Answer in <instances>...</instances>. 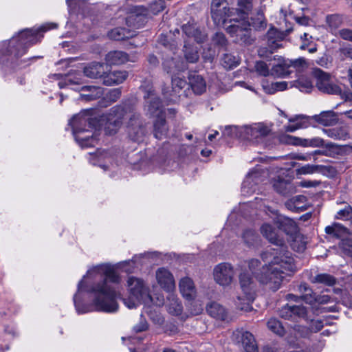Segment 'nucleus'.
I'll return each instance as SVG.
<instances>
[{
    "instance_id": "obj_1",
    "label": "nucleus",
    "mask_w": 352,
    "mask_h": 352,
    "mask_svg": "<svg viewBox=\"0 0 352 352\" xmlns=\"http://www.w3.org/2000/svg\"><path fill=\"white\" fill-rule=\"evenodd\" d=\"M120 276L109 265L101 264L89 269L78 284V292L83 291L93 294L95 310L114 312L118 309L116 301L120 294L110 284L118 283Z\"/></svg>"
},
{
    "instance_id": "obj_2",
    "label": "nucleus",
    "mask_w": 352,
    "mask_h": 352,
    "mask_svg": "<svg viewBox=\"0 0 352 352\" xmlns=\"http://www.w3.org/2000/svg\"><path fill=\"white\" fill-rule=\"evenodd\" d=\"M260 230L262 235L276 247L261 254L263 261L272 260L270 267L263 268V272L258 278L262 284L268 285L269 289L276 292L280 288L284 276L290 275L295 271L294 258L274 227L266 223L261 226Z\"/></svg>"
},
{
    "instance_id": "obj_3",
    "label": "nucleus",
    "mask_w": 352,
    "mask_h": 352,
    "mask_svg": "<svg viewBox=\"0 0 352 352\" xmlns=\"http://www.w3.org/2000/svg\"><path fill=\"white\" fill-rule=\"evenodd\" d=\"M43 34L38 29H25L11 38L0 43V64L14 68L25 63L20 60L28 49L41 41Z\"/></svg>"
},
{
    "instance_id": "obj_4",
    "label": "nucleus",
    "mask_w": 352,
    "mask_h": 352,
    "mask_svg": "<svg viewBox=\"0 0 352 352\" xmlns=\"http://www.w3.org/2000/svg\"><path fill=\"white\" fill-rule=\"evenodd\" d=\"M127 115L129 116L126 124L129 136L132 140L140 142L146 134V129L140 114L135 112L133 106L129 103L116 105L109 110L103 119L106 120L105 132L109 135L115 134L122 126L123 118Z\"/></svg>"
},
{
    "instance_id": "obj_5",
    "label": "nucleus",
    "mask_w": 352,
    "mask_h": 352,
    "mask_svg": "<svg viewBox=\"0 0 352 352\" xmlns=\"http://www.w3.org/2000/svg\"><path fill=\"white\" fill-rule=\"evenodd\" d=\"M127 286L130 295L128 298L123 299V301L128 308H135L142 303L149 305L153 301L148 288L144 285L142 280L131 276L128 278Z\"/></svg>"
},
{
    "instance_id": "obj_6",
    "label": "nucleus",
    "mask_w": 352,
    "mask_h": 352,
    "mask_svg": "<svg viewBox=\"0 0 352 352\" xmlns=\"http://www.w3.org/2000/svg\"><path fill=\"white\" fill-rule=\"evenodd\" d=\"M145 100L144 111L150 117L159 118L164 116V105L160 98L155 94L152 87L144 90Z\"/></svg>"
},
{
    "instance_id": "obj_7",
    "label": "nucleus",
    "mask_w": 352,
    "mask_h": 352,
    "mask_svg": "<svg viewBox=\"0 0 352 352\" xmlns=\"http://www.w3.org/2000/svg\"><path fill=\"white\" fill-rule=\"evenodd\" d=\"M98 122L96 118H91L87 113L83 112L74 116L69 124L72 126L74 135L76 137V135H82L85 132H89L95 129Z\"/></svg>"
},
{
    "instance_id": "obj_8",
    "label": "nucleus",
    "mask_w": 352,
    "mask_h": 352,
    "mask_svg": "<svg viewBox=\"0 0 352 352\" xmlns=\"http://www.w3.org/2000/svg\"><path fill=\"white\" fill-rule=\"evenodd\" d=\"M270 132V129L261 123L245 126L241 127L240 130L243 138L254 144L262 143Z\"/></svg>"
},
{
    "instance_id": "obj_9",
    "label": "nucleus",
    "mask_w": 352,
    "mask_h": 352,
    "mask_svg": "<svg viewBox=\"0 0 352 352\" xmlns=\"http://www.w3.org/2000/svg\"><path fill=\"white\" fill-rule=\"evenodd\" d=\"M313 74L316 79V85L318 90L328 94H341V87L332 81L330 74L320 69H315Z\"/></svg>"
},
{
    "instance_id": "obj_10",
    "label": "nucleus",
    "mask_w": 352,
    "mask_h": 352,
    "mask_svg": "<svg viewBox=\"0 0 352 352\" xmlns=\"http://www.w3.org/2000/svg\"><path fill=\"white\" fill-rule=\"evenodd\" d=\"M210 14L214 22H226L235 16L234 8H230L226 0H212Z\"/></svg>"
},
{
    "instance_id": "obj_11",
    "label": "nucleus",
    "mask_w": 352,
    "mask_h": 352,
    "mask_svg": "<svg viewBox=\"0 0 352 352\" xmlns=\"http://www.w3.org/2000/svg\"><path fill=\"white\" fill-rule=\"evenodd\" d=\"M234 274L235 272L233 267L228 263H219L213 270L214 281L223 287L231 285L234 280Z\"/></svg>"
},
{
    "instance_id": "obj_12",
    "label": "nucleus",
    "mask_w": 352,
    "mask_h": 352,
    "mask_svg": "<svg viewBox=\"0 0 352 352\" xmlns=\"http://www.w3.org/2000/svg\"><path fill=\"white\" fill-rule=\"evenodd\" d=\"M188 84L184 78L179 76H172L171 90H162L163 95L170 102H177L182 96H186V87Z\"/></svg>"
},
{
    "instance_id": "obj_13",
    "label": "nucleus",
    "mask_w": 352,
    "mask_h": 352,
    "mask_svg": "<svg viewBox=\"0 0 352 352\" xmlns=\"http://www.w3.org/2000/svg\"><path fill=\"white\" fill-rule=\"evenodd\" d=\"M232 339L241 342L246 352H258L254 336L249 331L236 330L232 334Z\"/></svg>"
},
{
    "instance_id": "obj_14",
    "label": "nucleus",
    "mask_w": 352,
    "mask_h": 352,
    "mask_svg": "<svg viewBox=\"0 0 352 352\" xmlns=\"http://www.w3.org/2000/svg\"><path fill=\"white\" fill-rule=\"evenodd\" d=\"M307 314V309L302 305H286L279 310V316L286 320H296L298 318H305Z\"/></svg>"
},
{
    "instance_id": "obj_15",
    "label": "nucleus",
    "mask_w": 352,
    "mask_h": 352,
    "mask_svg": "<svg viewBox=\"0 0 352 352\" xmlns=\"http://www.w3.org/2000/svg\"><path fill=\"white\" fill-rule=\"evenodd\" d=\"M239 284L245 299L248 301L253 300L256 292V283L248 272L240 274Z\"/></svg>"
},
{
    "instance_id": "obj_16",
    "label": "nucleus",
    "mask_w": 352,
    "mask_h": 352,
    "mask_svg": "<svg viewBox=\"0 0 352 352\" xmlns=\"http://www.w3.org/2000/svg\"><path fill=\"white\" fill-rule=\"evenodd\" d=\"M282 141L289 144L305 147H320L324 146V140L320 138L305 139L291 135H285L282 138Z\"/></svg>"
},
{
    "instance_id": "obj_17",
    "label": "nucleus",
    "mask_w": 352,
    "mask_h": 352,
    "mask_svg": "<svg viewBox=\"0 0 352 352\" xmlns=\"http://www.w3.org/2000/svg\"><path fill=\"white\" fill-rule=\"evenodd\" d=\"M251 23L232 24L228 27V32L236 38V41L249 43L250 30Z\"/></svg>"
},
{
    "instance_id": "obj_18",
    "label": "nucleus",
    "mask_w": 352,
    "mask_h": 352,
    "mask_svg": "<svg viewBox=\"0 0 352 352\" xmlns=\"http://www.w3.org/2000/svg\"><path fill=\"white\" fill-rule=\"evenodd\" d=\"M156 279L162 288L171 292L175 288V283L173 274L166 269L162 267L156 271Z\"/></svg>"
},
{
    "instance_id": "obj_19",
    "label": "nucleus",
    "mask_w": 352,
    "mask_h": 352,
    "mask_svg": "<svg viewBox=\"0 0 352 352\" xmlns=\"http://www.w3.org/2000/svg\"><path fill=\"white\" fill-rule=\"evenodd\" d=\"M252 10V0H237V8L234 9L236 18L230 19V22H239V20L245 21Z\"/></svg>"
},
{
    "instance_id": "obj_20",
    "label": "nucleus",
    "mask_w": 352,
    "mask_h": 352,
    "mask_svg": "<svg viewBox=\"0 0 352 352\" xmlns=\"http://www.w3.org/2000/svg\"><path fill=\"white\" fill-rule=\"evenodd\" d=\"M180 293L188 300H193L197 294L194 283L189 277L182 278L179 283Z\"/></svg>"
},
{
    "instance_id": "obj_21",
    "label": "nucleus",
    "mask_w": 352,
    "mask_h": 352,
    "mask_svg": "<svg viewBox=\"0 0 352 352\" xmlns=\"http://www.w3.org/2000/svg\"><path fill=\"white\" fill-rule=\"evenodd\" d=\"M107 65L100 63H91L84 68V74L91 78H98L104 76L107 73Z\"/></svg>"
},
{
    "instance_id": "obj_22",
    "label": "nucleus",
    "mask_w": 352,
    "mask_h": 352,
    "mask_svg": "<svg viewBox=\"0 0 352 352\" xmlns=\"http://www.w3.org/2000/svg\"><path fill=\"white\" fill-rule=\"evenodd\" d=\"M164 71L169 74L175 75L178 72L186 69V65L180 58H166L163 61Z\"/></svg>"
},
{
    "instance_id": "obj_23",
    "label": "nucleus",
    "mask_w": 352,
    "mask_h": 352,
    "mask_svg": "<svg viewBox=\"0 0 352 352\" xmlns=\"http://www.w3.org/2000/svg\"><path fill=\"white\" fill-rule=\"evenodd\" d=\"M291 32L289 29L285 31H280L275 28H270L267 32L269 45L272 49H276L280 47L278 43L284 39Z\"/></svg>"
},
{
    "instance_id": "obj_24",
    "label": "nucleus",
    "mask_w": 352,
    "mask_h": 352,
    "mask_svg": "<svg viewBox=\"0 0 352 352\" xmlns=\"http://www.w3.org/2000/svg\"><path fill=\"white\" fill-rule=\"evenodd\" d=\"M197 23H185L182 30L188 37H192L197 43H203L206 38V34L196 27Z\"/></svg>"
},
{
    "instance_id": "obj_25",
    "label": "nucleus",
    "mask_w": 352,
    "mask_h": 352,
    "mask_svg": "<svg viewBox=\"0 0 352 352\" xmlns=\"http://www.w3.org/2000/svg\"><path fill=\"white\" fill-rule=\"evenodd\" d=\"M81 91L84 93L80 94V98L85 101L94 100L104 94L103 89L96 86H83Z\"/></svg>"
},
{
    "instance_id": "obj_26",
    "label": "nucleus",
    "mask_w": 352,
    "mask_h": 352,
    "mask_svg": "<svg viewBox=\"0 0 352 352\" xmlns=\"http://www.w3.org/2000/svg\"><path fill=\"white\" fill-rule=\"evenodd\" d=\"M278 228L285 232L287 235L292 237L296 236L298 233L297 223L288 217H281L278 220Z\"/></svg>"
},
{
    "instance_id": "obj_27",
    "label": "nucleus",
    "mask_w": 352,
    "mask_h": 352,
    "mask_svg": "<svg viewBox=\"0 0 352 352\" xmlns=\"http://www.w3.org/2000/svg\"><path fill=\"white\" fill-rule=\"evenodd\" d=\"M66 3L71 13L82 15L88 13L89 4L86 0H67Z\"/></svg>"
},
{
    "instance_id": "obj_28",
    "label": "nucleus",
    "mask_w": 352,
    "mask_h": 352,
    "mask_svg": "<svg viewBox=\"0 0 352 352\" xmlns=\"http://www.w3.org/2000/svg\"><path fill=\"white\" fill-rule=\"evenodd\" d=\"M128 73L126 71H113L104 76L103 84L111 86L115 84L123 82L127 78Z\"/></svg>"
},
{
    "instance_id": "obj_29",
    "label": "nucleus",
    "mask_w": 352,
    "mask_h": 352,
    "mask_svg": "<svg viewBox=\"0 0 352 352\" xmlns=\"http://www.w3.org/2000/svg\"><path fill=\"white\" fill-rule=\"evenodd\" d=\"M206 311L211 317L217 320H224L227 317L226 309L216 302L208 303L206 306Z\"/></svg>"
},
{
    "instance_id": "obj_30",
    "label": "nucleus",
    "mask_w": 352,
    "mask_h": 352,
    "mask_svg": "<svg viewBox=\"0 0 352 352\" xmlns=\"http://www.w3.org/2000/svg\"><path fill=\"white\" fill-rule=\"evenodd\" d=\"M129 60L128 54L122 51L109 52L105 56L107 65H121Z\"/></svg>"
},
{
    "instance_id": "obj_31",
    "label": "nucleus",
    "mask_w": 352,
    "mask_h": 352,
    "mask_svg": "<svg viewBox=\"0 0 352 352\" xmlns=\"http://www.w3.org/2000/svg\"><path fill=\"white\" fill-rule=\"evenodd\" d=\"M167 297V309L168 311L174 316L180 315L183 310V307L177 296L171 292H169Z\"/></svg>"
},
{
    "instance_id": "obj_32",
    "label": "nucleus",
    "mask_w": 352,
    "mask_h": 352,
    "mask_svg": "<svg viewBox=\"0 0 352 352\" xmlns=\"http://www.w3.org/2000/svg\"><path fill=\"white\" fill-rule=\"evenodd\" d=\"M153 128L154 135L157 139L161 140L166 137L168 129L164 116L157 118L153 123Z\"/></svg>"
},
{
    "instance_id": "obj_33",
    "label": "nucleus",
    "mask_w": 352,
    "mask_h": 352,
    "mask_svg": "<svg viewBox=\"0 0 352 352\" xmlns=\"http://www.w3.org/2000/svg\"><path fill=\"white\" fill-rule=\"evenodd\" d=\"M315 120L324 126H331L337 123L338 118L334 111H328L315 116Z\"/></svg>"
},
{
    "instance_id": "obj_34",
    "label": "nucleus",
    "mask_w": 352,
    "mask_h": 352,
    "mask_svg": "<svg viewBox=\"0 0 352 352\" xmlns=\"http://www.w3.org/2000/svg\"><path fill=\"white\" fill-rule=\"evenodd\" d=\"M189 85L196 94H201L206 89V83L202 76L192 74L189 77Z\"/></svg>"
},
{
    "instance_id": "obj_35",
    "label": "nucleus",
    "mask_w": 352,
    "mask_h": 352,
    "mask_svg": "<svg viewBox=\"0 0 352 352\" xmlns=\"http://www.w3.org/2000/svg\"><path fill=\"white\" fill-rule=\"evenodd\" d=\"M303 300L309 305L318 303L319 305L328 304L333 302L332 298L328 295L316 296L315 293L306 294L302 296Z\"/></svg>"
},
{
    "instance_id": "obj_36",
    "label": "nucleus",
    "mask_w": 352,
    "mask_h": 352,
    "mask_svg": "<svg viewBox=\"0 0 352 352\" xmlns=\"http://www.w3.org/2000/svg\"><path fill=\"white\" fill-rule=\"evenodd\" d=\"M273 187L277 192L283 195L292 193L294 188L289 182L280 178L274 181Z\"/></svg>"
},
{
    "instance_id": "obj_37",
    "label": "nucleus",
    "mask_w": 352,
    "mask_h": 352,
    "mask_svg": "<svg viewBox=\"0 0 352 352\" xmlns=\"http://www.w3.org/2000/svg\"><path fill=\"white\" fill-rule=\"evenodd\" d=\"M325 232L333 237L342 238L349 234V230L340 223H334L325 228Z\"/></svg>"
},
{
    "instance_id": "obj_38",
    "label": "nucleus",
    "mask_w": 352,
    "mask_h": 352,
    "mask_svg": "<svg viewBox=\"0 0 352 352\" xmlns=\"http://www.w3.org/2000/svg\"><path fill=\"white\" fill-rule=\"evenodd\" d=\"M292 72L290 69L287 60H284L283 62L272 67L271 69V75L278 77H285L289 75Z\"/></svg>"
},
{
    "instance_id": "obj_39",
    "label": "nucleus",
    "mask_w": 352,
    "mask_h": 352,
    "mask_svg": "<svg viewBox=\"0 0 352 352\" xmlns=\"http://www.w3.org/2000/svg\"><path fill=\"white\" fill-rule=\"evenodd\" d=\"M310 282L312 283H320L327 286H333L336 283V279L333 276L322 273L310 277Z\"/></svg>"
},
{
    "instance_id": "obj_40",
    "label": "nucleus",
    "mask_w": 352,
    "mask_h": 352,
    "mask_svg": "<svg viewBox=\"0 0 352 352\" xmlns=\"http://www.w3.org/2000/svg\"><path fill=\"white\" fill-rule=\"evenodd\" d=\"M133 34L123 28H117L111 30L108 33V36L110 38L116 41H121L129 38L133 36Z\"/></svg>"
},
{
    "instance_id": "obj_41",
    "label": "nucleus",
    "mask_w": 352,
    "mask_h": 352,
    "mask_svg": "<svg viewBox=\"0 0 352 352\" xmlns=\"http://www.w3.org/2000/svg\"><path fill=\"white\" fill-rule=\"evenodd\" d=\"M324 131L329 137L336 140H345L349 137V131L345 126L329 129Z\"/></svg>"
},
{
    "instance_id": "obj_42",
    "label": "nucleus",
    "mask_w": 352,
    "mask_h": 352,
    "mask_svg": "<svg viewBox=\"0 0 352 352\" xmlns=\"http://www.w3.org/2000/svg\"><path fill=\"white\" fill-rule=\"evenodd\" d=\"M257 173H250L246 177L245 179L243 181L241 187V191L243 195H248L254 191L255 188L252 184V182H254V179H256Z\"/></svg>"
},
{
    "instance_id": "obj_43",
    "label": "nucleus",
    "mask_w": 352,
    "mask_h": 352,
    "mask_svg": "<svg viewBox=\"0 0 352 352\" xmlns=\"http://www.w3.org/2000/svg\"><path fill=\"white\" fill-rule=\"evenodd\" d=\"M239 57L232 54H226L222 58V65L227 69H232L239 65Z\"/></svg>"
},
{
    "instance_id": "obj_44",
    "label": "nucleus",
    "mask_w": 352,
    "mask_h": 352,
    "mask_svg": "<svg viewBox=\"0 0 352 352\" xmlns=\"http://www.w3.org/2000/svg\"><path fill=\"white\" fill-rule=\"evenodd\" d=\"M75 139L81 147L94 146L97 141L96 138L94 137L93 135H91V136L83 135V134L76 135Z\"/></svg>"
},
{
    "instance_id": "obj_45",
    "label": "nucleus",
    "mask_w": 352,
    "mask_h": 352,
    "mask_svg": "<svg viewBox=\"0 0 352 352\" xmlns=\"http://www.w3.org/2000/svg\"><path fill=\"white\" fill-rule=\"evenodd\" d=\"M295 87L299 89L300 91L309 93L313 89L312 82L305 77L300 78L295 82Z\"/></svg>"
},
{
    "instance_id": "obj_46",
    "label": "nucleus",
    "mask_w": 352,
    "mask_h": 352,
    "mask_svg": "<svg viewBox=\"0 0 352 352\" xmlns=\"http://www.w3.org/2000/svg\"><path fill=\"white\" fill-rule=\"evenodd\" d=\"M289 68H294L296 72H302L308 67V63L305 58H299L294 60H287Z\"/></svg>"
},
{
    "instance_id": "obj_47",
    "label": "nucleus",
    "mask_w": 352,
    "mask_h": 352,
    "mask_svg": "<svg viewBox=\"0 0 352 352\" xmlns=\"http://www.w3.org/2000/svg\"><path fill=\"white\" fill-rule=\"evenodd\" d=\"M267 327L278 336H283L285 334V329L282 324L275 318H271L267 322Z\"/></svg>"
},
{
    "instance_id": "obj_48",
    "label": "nucleus",
    "mask_w": 352,
    "mask_h": 352,
    "mask_svg": "<svg viewBox=\"0 0 352 352\" xmlns=\"http://www.w3.org/2000/svg\"><path fill=\"white\" fill-rule=\"evenodd\" d=\"M322 167L320 165L306 164L297 168L296 171L297 175H309L320 172Z\"/></svg>"
},
{
    "instance_id": "obj_49",
    "label": "nucleus",
    "mask_w": 352,
    "mask_h": 352,
    "mask_svg": "<svg viewBox=\"0 0 352 352\" xmlns=\"http://www.w3.org/2000/svg\"><path fill=\"white\" fill-rule=\"evenodd\" d=\"M272 258H270V262L269 263V264L263 266L262 269L259 271V272H256V270L257 268H258L259 266L261 265V262L258 259H251L249 261L248 266H249L250 270L252 271V272L253 274H255L256 278L261 283H262L260 281L258 276L263 272V268H265V267L268 268L270 267V265L272 264ZM270 261V259L267 260L266 261Z\"/></svg>"
},
{
    "instance_id": "obj_50",
    "label": "nucleus",
    "mask_w": 352,
    "mask_h": 352,
    "mask_svg": "<svg viewBox=\"0 0 352 352\" xmlns=\"http://www.w3.org/2000/svg\"><path fill=\"white\" fill-rule=\"evenodd\" d=\"M289 122L294 123L297 129L307 128L309 125V122L307 116L300 115L294 118L289 119Z\"/></svg>"
},
{
    "instance_id": "obj_51",
    "label": "nucleus",
    "mask_w": 352,
    "mask_h": 352,
    "mask_svg": "<svg viewBox=\"0 0 352 352\" xmlns=\"http://www.w3.org/2000/svg\"><path fill=\"white\" fill-rule=\"evenodd\" d=\"M263 87L267 94H273L277 91L285 90L287 87V83L285 81L276 82L272 83L270 87L265 85H263Z\"/></svg>"
},
{
    "instance_id": "obj_52",
    "label": "nucleus",
    "mask_w": 352,
    "mask_h": 352,
    "mask_svg": "<svg viewBox=\"0 0 352 352\" xmlns=\"http://www.w3.org/2000/svg\"><path fill=\"white\" fill-rule=\"evenodd\" d=\"M244 243L248 246L254 245L258 241V236L256 233L252 230H245L243 234Z\"/></svg>"
},
{
    "instance_id": "obj_53",
    "label": "nucleus",
    "mask_w": 352,
    "mask_h": 352,
    "mask_svg": "<svg viewBox=\"0 0 352 352\" xmlns=\"http://www.w3.org/2000/svg\"><path fill=\"white\" fill-rule=\"evenodd\" d=\"M91 156L93 157L92 159H90V162L94 165H98L101 166L104 170L107 169V166L105 165H101L98 164V162L104 159H106L109 157V153L105 151H97L94 155L91 154Z\"/></svg>"
},
{
    "instance_id": "obj_54",
    "label": "nucleus",
    "mask_w": 352,
    "mask_h": 352,
    "mask_svg": "<svg viewBox=\"0 0 352 352\" xmlns=\"http://www.w3.org/2000/svg\"><path fill=\"white\" fill-rule=\"evenodd\" d=\"M184 53L185 57L188 62L189 63H196L199 59V54L197 50L190 48L186 45H184Z\"/></svg>"
},
{
    "instance_id": "obj_55",
    "label": "nucleus",
    "mask_w": 352,
    "mask_h": 352,
    "mask_svg": "<svg viewBox=\"0 0 352 352\" xmlns=\"http://www.w3.org/2000/svg\"><path fill=\"white\" fill-rule=\"evenodd\" d=\"M128 12L132 16H148V10L143 6H131Z\"/></svg>"
},
{
    "instance_id": "obj_56",
    "label": "nucleus",
    "mask_w": 352,
    "mask_h": 352,
    "mask_svg": "<svg viewBox=\"0 0 352 352\" xmlns=\"http://www.w3.org/2000/svg\"><path fill=\"white\" fill-rule=\"evenodd\" d=\"M165 8V2L164 0H155L149 5L148 14L151 12L157 14Z\"/></svg>"
},
{
    "instance_id": "obj_57",
    "label": "nucleus",
    "mask_w": 352,
    "mask_h": 352,
    "mask_svg": "<svg viewBox=\"0 0 352 352\" xmlns=\"http://www.w3.org/2000/svg\"><path fill=\"white\" fill-rule=\"evenodd\" d=\"M212 43L219 48H225L228 44L227 39L223 33L217 32L212 37Z\"/></svg>"
},
{
    "instance_id": "obj_58",
    "label": "nucleus",
    "mask_w": 352,
    "mask_h": 352,
    "mask_svg": "<svg viewBox=\"0 0 352 352\" xmlns=\"http://www.w3.org/2000/svg\"><path fill=\"white\" fill-rule=\"evenodd\" d=\"M255 71L261 76H267L271 74V71L267 65L263 61H257L254 66Z\"/></svg>"
},
{
    "instance_id": "obj_59",
    "label": "nucleus",
    "mask_w": 352,
    "mask_h": 352,
    "mask_svg": "<svg viewBox=\"0 0 352 352\" xmlns=\"http://www.w3.org/2000/svg\"><path fill=\"white\" fill-rule=\"evenodd\" d=\"M285 205L287 209L293 212L304 211L307 208L306 206H299L295 203L293 198L286 201Z\"/></svg>"
},
{
    "instance_id": "obj_60",
    "label": "nucleus",
    "mask_w": 352,
    "mask_h": 352,
    "mask_svg": "<svg viewBox=\"0 0 352 352\" xmlns=\"http://www.w3.org/2000/svg\"><path fill=\"white\" fill-rule=\"evenodd\" d=\"M121 96L120 89H112L106 95V98L111 102L117 101Z\"/></svg>"
},
{
    "instance_id": "obj_61",
    "label": "nucleus",
    "mask_w": 352,
    "mask_h": 352,
    "mask_svg": "<svg viewBox=\"0 0 352 352\" xmlns=\"http://www.w3.org/2000/svg\"><path fill=\"white\" fill-rule=\"evenodd\" d=\"M352 213V208L349 205H346L343 209L340 210L337 214L336 215V218L338 219H346L349 215Z\"/></svg>"
},
{
    "instance_id": "obj_62",
    "label": "nucleus",
    "mask_w": 352,
    "mask_h": 352,
    "mask_svg": "<svg viewBox=\"0 0 352 352\" xmlns=\"http://www.w3.org/2000/svg\"><path fill=\"white\" fill-rule=\"evenodd\" d=\"M340 247L347 255L352 257V239H342Z\"/></svg>"
},
{
    "instance_id": "obj_63",
    "label": "nucleus",
    "mask_w": 352,
    "mask_h": 352,
    "mask_svg": "<svg viewBox=\"0 0 352 352\" xmlns=\"http://www.w3.org/2000/svg\"><path fill=\"white\" fill-rule=\"evenodd\" d=\"M240 130L241 128L239 129L236 126H228L225 127L223 131V135L232 137L236 135L239 132L240 133Z\"/></svg>"
},
{
    "instance_id": "obj_64",
    "label": "nucleus",
    "mask_w": 352,
    "mask_h": 352,
    "mask_svg": "<svg viewBox=\"0 0 352 352\" xmlns=\"http://www.w3.org/2000/svg\"><path fill=\"white\" fill-rule=\"evenodd\" d=\"M292 158L294 160H303V161H308L311 160L312 158V154L311 153H292Z\"/></svg>"
}]
</instances>
